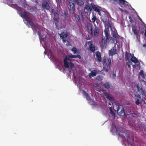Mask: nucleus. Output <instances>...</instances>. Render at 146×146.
I'll return each instance as SVG.
<instances>
[{"mask_svg":"<svg viewBox=\"0 0 146 146\" xmlns=\"http://www.w3.org/2000/svg\"><path fill=\"white\" fill-rule=\"evenodd\" d=\"M112 130L113 131H116V132L119 136L122 138H126L127 141L128 142L129 140V135L128 133H127L125 129L122 128H117L115 125H112Z\"/></svg>","mask_w":146,"mask_h":146,"instance_id":"f257e3e1","label":"nucleus"},{"mask_svg":"<svg viewBox=\"0 0 146 146\" xmlns=\"http://www.w3.org/2000/svg\"><path fill=\"white\" fill-rule=\"evenodd\" d=\"M74 3H76L78 6L80 7H82L84 5V3L82 0H70L69 11L71 13H73L74 10L75 9Z\"/></svg>","mask_w":146,"mask_h":146,"instance_id":"f03ea898","label":"nucleus"},{"mask_svg":"<svg viewBox=\"0 0 146 146\" xmlns=\"http://www.w3.org/2000/svg\"><path fill=\"white\" fill-rule=\"evenodd\" d=\"M22 9L21 7L16 5V9L17 10L18 14L23 18L25 19V21H28L33 15L25 11L23 12Z\"/></svg>","mask_w":146,"mask_h":146,"instance_id":"7ed1b4c3","label":"nucleus"},{"mask_svg":"<svg viewBox=\"0 0 146 146\" xmlns=\"http://www.w3.org/2000/svg\"><path fill=\"white\" fill-rule=\"evenodd\" d=\"M102 63L104 66V70L106 72H108L111 64V58H108L105 56L104 57Z\"/></svg>","mask_w":146,"mask_h":146,"instance_id":"20e7f679","label":"nucleus"},{"mask_svg":"<svg viewBox=\"0 0 146 146\" xmlns=\"http://www.w3.org/2000/svg\"><path fill=\"white\" fill-rule=\"evenodd\" d=\"M77 58L76 55H72V54L69 55L68 56H66L64 60V66L66 68H69L68 64L67 61H71V59Z\"/></svg>","mask_w":146,"mask_h":146,"instance_id":"39448f33","label":"nucleus"},{"mask_svg":"<svg viewBox=\"0 0 146 146\" xmlns=\"http://www.w3.org/2000/svg\"><path fill=\"white\" fill-rule=\"evenodd\" d=\"M104 32L105 34L106 40L105 38L102 37V43L103 47H106L107 41L109 40L110 37L108 33V31L106 29H105Z\"/></svg>","mask_w":146,"mask_h":146,"instance_id":"423d86ee","label":"nucleus"},{"mask_svg":"<svg viewBox=\"0 0 146 146\" xmlns=\"http://www.w3.org/2000/svg\"><path fill=\"white\" fill-rule=\"evenodd\" d=\"M52 13H54V21L56 22H55V24L56 27H57L58 25L57 23L59 21V15L58 10H56L55 11L54 9H53L52 10Z\"/></svg>","mask_w":146,"mask_h":146,"instance_id":"0eeeda50","label":"nucleus"},{"mask_svg":"<svg viewBox=\"0 0 146 146\" xmlns=\"http://www.w3.org/2000/svg\"><path fill=\"white\" fill-rule=\"evenodd\" d=\"M113 30L114 31H113V30H111L112 31L111 34L112 36V39L114 43L116 44L117 43V41L116 39L117 32L115 29H114Z\"/></svg>","mask_w":146,"mask_h":146,"instance_id":"6e6552de","label":"nucleus"},{"mask_svg":"<svg viewBox=\"0 0 146 146\" xmlns=\"http://www.w3.org/2000/svg\"><path fill=\"white\" fill-rule=\"evenodd\" d=\"M113 108L115 111L117 112L120 110L121 114L124 113V110L121 105H119L118 104H116L114 105Z\"/></svg>","mask_w":146,"mask_h":146,"instance_id":"1a4fd4ad","label":"nucleus"},{"mask_svg":"<svg viewBox=\"0 0 146 146\" xmlns=\"http://www.w3.org/2000/svg\"><path fill=\"white\" fill-rule=\"evenodd\" d=\"M26 21L29 23L31 27V28H32L34 32L36 33V31L37 27L36 25L34 24L33 21L31 20L30 18H29V20H28V21Z\"/></svg>","mask_w":146,"mask_h":146,"instance_id":"9d476101","label":"nucleus"},{"mask_svg":"<svg viewBox=\"0 0 146 146\" xmlns=\"http://www.w3.org/2000/svg\"><path fill=\"white\" fill-rule=\"evenodd\" d=\"M86 1L87 3H89V1H90L91 2V3H90V4L92 6V8L94 10L97 12H98L99 13V14L100 15V10L97 7L96 5H94L92 3V2L93 1V0H86Z\"/></svg>","mask_w":146,"mask_h":146,"instance_id":"9b49d317","label":"nucleus"},{"mask_svg":"<svg viewBox=\"0 0 146 146\" xmlns=\"http://www.w3.org/2000/svg\"><path fill=\"white\" fill-rule=\"evenodd\" d=\"M134 95L136 99L135 104L137 105H139L140 104V100H141L142 99L140 95L138 94L137 92H134Z\"/></svg>","mask_w":146,"mask_h":146,"instance_id":"f8f14e48","label":"nucleus"},{"mask_svg":"<svg viewBox=\"0 0 146 146\" xmlns=\"http://www.w3.org/2000/svg\"><path fill=\"white\" fill-rule=\"evenodd\" d=\"M89 46V48L90 51L94 52L95 50V46L93 44V41H90L87 42Z\"/></svg>","mask_w":146,"mask_h":146,"instance_id":"ddd939ff","label":"nucleus"},{"mask_svg":"<svg viewBox=\"0 0 146 146\" xmlns=\"http://www.w3.org/2000/svg\"><path fill=\"white\" fill-rule=\"evenodd\" d=\"M137 92L139 93L138 94L140 95H141L143 96L145 95V91L143 90V88L141 86H139L138 84L137 86Z\"/></svg>","mask_w":146,"mask_h":146,"instance_id":"4468645a","label":"nucleus"},{"mask_svg":"<svg viewBox=\"0 0 146 146\" xmlns=\"http://www.w3.org/2000/svg\"><path fill=\"white\" fill-rule=\"evenodd\" d=\"M92 23L95 26L98 25L99 23L100 20L97 18L96 16L93 15V17L92 18Z\"/></svg>","mask_w":146,"mask_h":146,"instance_id":"2eb2a0df","label":"nucleus"},{"mask_svg":"<svg viewBox=\"0 0 146 146\" xmlns=\"http://www.w3.org/2000/svg\"><path fill=\"white\" fill-rule=\"evenodd\" d=\"M42 8L44 9L49 10L50 9V7L48 3L46 1H44L42 4Z\"/></svg>","mask_w":146,"mask_h":146,"instance_id":"dca6fc26","label":"nucleus"},{"mask_svg":"<svg viewBox=\"0 0 146 146\" xmlns=\"http://www.w3.org/2000/svg\"><path fill=\"white\" fill-rule=\"evenodd\" d=\"M86 27L88 32L93 35V32L92 25L90 23H88L86 25Z\"/></svg>","mask_w":146,"mask_h":146,"instance_id":"f3484780","label":"nucleus"},{"mask_svg":"<svg viewBox=\"0 0 146 146\" xmlns=\"http://www.w3.org/2000/svg\"><path fill=\"white\" fill-rule=\"evenodd\" d=\"M98 73L96 70H94L91 71V72L89 74L88 76L90 78L95 76Z\"/></svg>","mask_w":146,"mask_h":146,"instance_id":"a211bd4d","label":"nucleus"},{"mask_svg":"<svg viewBox=\"0 0 146 146\" xmlns=\"http://www.w3.org/2000/svg\"><path fill=\"white\" fill-rule=\"evenodd\" d=\"M130 60L132 62H133L134 63L136 64L138 63V64H137V66L139 67H140V63L138 61L136 57L133 58H131Z\"/></svg>","mask_w":146,"mask_h":146,"instance_id":"6ab92c4d","label":"nucleus"},{"mask_svg":"<svg viewBox=\"0 0 146 146\" xmlns=\"http://www.w3.org/2000/svg\"><path fill=\"white\" fill-rule=\"evenodd\" d=\"M101 56V55L99 51L97 52L96 53V56L97 58L98 62H101L102 61Z\"/></svg>","mask_w":146,"mask_h":146,"instance_id":"aec40b11","label":"nucleus"},{"mask_svg":"<svg viewBox=\"0 0 146 146\" xmlns=\"http://www.w3.org/2000/svg\"><path fill=\"white\" fill-rule=\"evenodd\" d=\"M116 54H117V50L115 49H111L109 51V54L110 55L112 56Z\"/></svg>","mask_w":146,"mask_h":146,"instance_id":"412c9836","label":"nucleus"},{"mask_svg":"<svg viewBox=\"0 0 146 146\" xmlns=\"http://www.w3.org/2000/svg\"><path fill=\"white\" fill-rule=\"evenodd\" d=\"M94 29V32H93V34L92 35L97 36L99 34V29L98 27L95 26Z\"/></svg>","mask_w":146,"mask_h":146,"instance_id":"4be33fe9","label":"nucleus"},{"mask_svg":"<svg viewBox=\"0 0 146 146\" xmlns=\"http://www.w3.org/2000/svg\"><path fill=\"white\" fill-rule=\"evenodd\" d=\"M104 95L110 100H114L113 98L111 96V95L107 93H105Z\"/></svg>","mask_w":146,"mask_h":146,"instance_id":"5701e85b","label":"nucleus"},{"mask_svg":"<svg viewBox=\"0 0 146 146\" xmlns=\"http://www.w3.org/2000/svg\"><path fill=\"white\" fill-rule=\"evenodd\" d=\"M132 29L136 37H137L138 36V31L137 30L136 27L135 26H132Z\"/></svg>","mask_w":146,"mask_h":146,"instance_id":"b1692460","label":"nucleus"},{"mask_svg":"<svg viewBox=\"0 0 146 146\" xmlns=\"http://www.w3.org/2000/svg\"><path fill=\"white\" fill-rule=\"evenodd\" d=\"M132 29L136 37H137L138 36V31L137 30L136 27L135 26H132Z\"/></svg>","mask_w":146,"mask_h":146,"instance_id":"393cba45","label":"nucleus"},{"mask_svg":"<svg viewBox=\"0 0 146 146\" xmlns=\"http://www.w3.org/2000/svg\"><path fill=\"white\" fill-rule=\"evenodd\" d=\"M83 94L85 96L87 100H90V97L89 96L88 94L86 93L85 91H83Z\"/></svg>","mask_w":146,"mask_h":146,"instance_id":"a878e982","label":"nucleus"},{"mask_svg":"<svg viewBox=\"0 0 146 146\" xmlns=\"http://www.w3.org/2000/svg\"><path fill=\"white\" fill-rule=\"evenodd\" d=\"M60 36L61 38L63 39L67 37L68 36V35L66 33L63 32L60 34Z\"/></svg>","mask_w":146,"mask_h":146,"instance_id":"bb28decb","label":"nucleus"},{"mask_svg":"<svg viewBox=\"0 0 146 146\" xmlns=\"http://www.w3.org/2000/svg\"><path fill=\"white\" fill-rule=\"evenodd\" d=\"M103 86L105 88L107 89H109L110 88L111 86V85L110 82H108L104 84Z\"/></svg>","mask_w":146,"mask_h":146,"instance_id":"cd10ccee","label":"nucleus"},{"mask_svg":"<svg viewBox=\"0 0 146 146\" xmlns=\"http://www.w3.org/2000/svg\"><path fill=\"white\" fill-rule=\"evenodd\" d=\"M84 10L87 11V12L90 11L92 10V8L88 5H86L85 6Z\"/></svg>","mask_w":146,"mask_h":146,"instance_id":"c85d7f7f","label":"nucleus"},{"mask_svg":"<svg viewBox=\"0 0 146 146\" xmlns=\"http://www.w3.org/2000/svg\"><path fill=\"white\" fill-rule=\"evenodd\" d=\"M74 17L75 18L76 21L77 22H79L80 21V18L79 16L77 14H75L74 15Z\"/></svg>","mask_w":146,"mask_h":146,"instance_id":"c756f323","label":"nucleus"},{"mask_svg":"<svg viewBox=\"0 0 146 146\" xmlns=\"http://www.w3.org/2000/svg\"><path fill=\"white\" fill-rule=\"evenodd\" d=\"M130 54L128 53L127 52H125V56L126 60H129Z\"/></svg>","mask_w":146,"mask_h":146,"instance_id":"7c9ffc66","label":"nucleus"},{"mask_svg":"<svg viewBox=\"0 0 146 146\" xmlns=\"http://www.w3.org/2000/svg\"><path fill=\"white\" fill-rule=\"evenodd\" d=\"M139 74L140 76H141L143 78H145V75L144 74L143 71V70H140Z\"/></svg>","mask_w":146,"mask_h":146,"instance_id":"2f4dec72","label":"nucleus"},{"mask_svg":"<svg viewBox=\"0 0 146 146\" xmlns=\"http://www.w3.org/2000/svg\"><path fill=\"white\" fill-rule=\"evenodd\" d=\"M68 66L69 65L70 67L71 68H74V64L71 62V61H70V62H68Z\"/></svg>","mask_w":146,"mask_h":146,"instance_id":"473e14b6","label":"nucleus"},{"mask_svg":"<svg viewBox=\"0 0 146 146\" xmlns=\"http://www.w3.org/2000/svg\"><path fill=\"white\" fill-rule=\"evenodd\" d=\"M71 50L74 53V54L76 53L77 52V49L75 47H74L72 48L71 49Z\"/></svg>","mask_w":146,"mask_h":146,"instance_id":"72a5a7b5","label":"nucleus"},{"mask_svg":"<svg viewBox=\"0 0 146 146\" xmlns=\"http://www.w3.org/2000/svg\"><path fill=\"white\" fill-rule=\"evenodd\" d=\"M131 62L129 61L127 62L126 63V65L128 66V68H131L130 65L131 64Z\"/></svg>","mask_w":146,"mask_h":146,"instance_id":"f704fd0d","label":"nucleus"},{"mask_svg":"<svg viewBox=\"0 0 146 146\" xmlns=\"http://www.w3.org/2000/svg\"><path fill=\"white\" fill-rule=\"evenodd\" d=\"M110 110L111 113L113 115H115V113L114 111L112 110L111 108H110Z\"/></svg>","mask_w":146,"mask_h":146,"instance_id":"c9c22d12","label":"nucleus"},{"mask_svg":"<svg viewBox=\"0 0 146 146\" xmlns=\"http://www.w3.org/2000/svg\"><path fill=\"white\" fill-rule=\"evenodd\" d=\"M108 27L110 28L111 30H113L112 28L111 24V23H108Z\"/></svg>","mask_w":146,"mask_h":146,"instance_id":"e433bc0d","label":"nucleus"},{"mask_svg":"<svg viewBox=\"0 0 146 146\" xmlns=\"http://www.w3.org/2000/svg\"><path fill=\"white\" fill-rule=\"evenodd\" d=\"M56 2L57 3V5H60L61 3V0H56Z\"/></svg>","mask_w":146,"mask_h":146,"instance_id":"4c0bfd02","label":"nucleus"},{"mask_svg":"<svg viewBox=\"0 0 146 146\" xmlns=\"http://www.w3.org/2000/svg\"><path fill=\"white\" fill-rule=\"evenodd\" d=\"M66 45L67 46H71V42L68 41L67 42V43L66 44Z\"/></svg>","mask_w":146,"mask_h":146,"instance_id":"58836bf2","label":"nucleus"},{"mask_svg":"<svg viewBox=\"0 0 146 146\" xmlns=\"http://www.w3.org/2000/svg\"><path fill=\"white\" fill-rule=\"evenodd\" d=\"M38 35L40 37H42V36L41 35V33H40V31H38Z\"/></svg>","mask_w":146,"mask_h":146,"instance_id":"ea45409f","label":"nucleus"},{"mask_svg":"<svg viewBox=\"0 0 146 146\" xmlns=\"http://www.w3.org/2000/svg\"><path fill=\"white\" fill-rule=\"evenodd\" d=\"M102 21H103L104 23L105 24H106L107 21L106 20H104V19H102Z\"/></svg>","mask_w":146,"mask_h":146,"instance_id":"a19ab883","label":"nucleus"},{"mask_svg":"<svg viewBox=\"0 0 146 146\" xmlns=\"http://www.w3.org/2000/svg\"><path fill=\"white\" fill-rule=\"evenodd\" d=\"M130 54V56L131 57V58H133L135 57L134 55L133 54Z\"/></svg>","mask_w":146,"mask_h":146,"instance_id":"79ce46f5","label":"nucleus"},{"mask_svg":"<svg viewBox=\"0 0 146 146\" xmlns=\"http://www.w3.org/2000/svg\"><path fill=\"white\" fill-rule=\"evenodd\" d=\"M88 36H87L86 39L87 40H90V38L88 35Z\"/></svg>","mask_w":146,"mask_h":146,"instance_id":"37998d69","label":"nucleus"},{"mask_svg":"<svg viewBox=\"0 0 146 146\" xmlns=\"http://www.w3.org/2000/svg\"><path fill=\"white\" fill-rule=\"evenodd\" d=\"M62 39V41L63 42H66V39H65V38H64L63 39Z\"/></svg>","mask_w":146,"mask_h":146,"instance_id":"c03bdc74","label":"nucleus"},{"mask_svg":"<svg viewBox=\"0 0 146 146\" xmlns=\"http://www.w3.org/2000/svg\"><path fill=\"white\" fill-rule=\"evenodd\" d=\"M143 46L144 47L146 48V44H144L143 45Z\"/></svg>","mask_w":146,"mask_h":146,"instance_id":"a18cd8bd","label":"nucleus"},{"mask_svg":"<svg viewBox=\"0 0 146 146\" xmlns=\"http://www.w3.org/2000/svg\"><path fill=\"white\" fill-rule=\"evenodd\" d=\"M115 77H116V75L115 74H113V78H114Z\"/></svg>","mask_w":146,"mask_h":146,"instance_id":"49530a36","label":"nucleus"},{"mask_svg":"<svg viewBox=\"0 0 146 146\" xmlns=\"http://www.w3.org/2000/svg\"><path fill=\"white\" fill-rule=\"evenodd\" d=\"M129 22H130V23H132L133 22V20H132V19H131L130 20H129Z\"/></svg>","mask_w":146,"mask_h":146,"instance_id":"de8ad7c7","label":"nucleus"},{"mask_svg":"<svg viewBox=\"0 0 146 146\" xmlns=\"http://www.w3.org/2000/svg\"><path fill=\"white\" fill-rule=\"evenodd\" d=\"M76 56H77V58L78 57V58H80L81 56H80V55H76Z\"/></svg>","mask_w":146,"mask_h":146,"instance_id":"09e8293b","label":"nucleus"},{"mask_svg":"<svg viewBox=\"0 0 146 146\" xmlns=\"http://www.w3.org/2000/svg\"><path fill=\"white\" fill-rule=\"evenodd\" d=\"M130 145L131 146H134V143H130Z\"/></svg>","mask_w":146,"mask_h":146,"instance_id":"8fccbe9b","label":"nucleus"},{"mask_svg":"<svg viewBox=\"0 0 146 146\" xmlns=\"http://www.w3.org/2000/svg\"><path fill=\"white\" fill-rule=\"evenodd\" d=\"M64 15H65V16L66 17H68V16H68V14H67V13H64Z\"/></svg>","mask_w":146,"mask_h":146,"instance_id":"3c124183","label":"nucleus"},{"mask_svg":"<svg viewBox=\"0 0 146 146\" xmlns=\"http://www.w3.org/2000/svg\"><path fill=\"white\" fill-rule=\"evenodd\" d=\"M144 35L145 37H146V30L145 31Z\"/></svg>","mask_w":146,"mask_h":146,"instance_id":"603ef678","label":"nucleus"},{"mask_svg":"<svg viewBox=\"0 0 146 146\" xmlns=\"http://www.w3.org/2000/svg\"><path fill=\"white\" fill-rule=\"evenodd\" d=\"M138 17L139 18V20L141 21H142V19H141L139 17V16H138Z\"/></svg>","mask_w":146,"mask_h":146,"instance_id":"864d4df0","label":"nucleus"},{"mask_svg":"<svg viewBox=\"0 0 146 146\" xmlns=\"http://www.w3.org/2000/svg\"><path fill=\"white\" fill-rule=\"evenodd\" d=\"M142 31H141V33H143L144 32V29H143V30L142 29Z\"/></svg>","mask_w":146,"mask_h":146,"instance_id":"5fc2aeb1","label":"nucleus"},{"mask_svg":"<svg viewBox=\"0 0 146 146\" xmlns=\"http://www.w3.org/2000/svg\"><path fill=\"white\" fill-rule=\"evenodd\" d=\"M135 66H135V65H133V68H135Z\"/></svg>","mask_w":146,"mask_h":146,"instance_id":"6e6d98bb","label":"nucleus"},{"mask_svg":"<svg viewBox=\"0 0 146 146\" xmlns=\"http://www.w3.org/2000/svg\"><path fill=\"white\" fill-rule=\"evenodd\" d=\"M129 19H131V17H130V16H129Z\"/></svg>","mask_w":146,"mask_h":146,"instance_id":"4d7b16f0","label":"nucleus"},{"mask_svg":"<svg viewBox=\"0 0 146 146\" xmlns=\"http://www.w3.org/2000/svg\"><path fill=\"white\" fill-rule=\"evenodd\" d=\"M109 105H111V104L109 102Z\"/></svg>","mask_w":146,"mask_h":146,"instance_id":"13d9d810","label":"nucleus"},{"mask_svg":"<svg viewBox=\"0 0 146 146\" xmlns=\"http://www.w3.org/2000/svg\"><path fill=\"white\" fill-rule=\"evenodd\" d=\"M23 7H25L24 6Z\"/></svg>","mask_w":146,"mask_h":146,"instance_id":"bf43d9fd","label":"nucleus"}]
</instances>
